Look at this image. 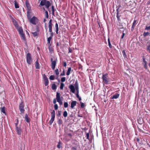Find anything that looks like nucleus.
<instances>
[{
    "mask_svg": "<svg viewBox=\"0 0 150 150\" xmlns=\"http://www.w3.org/2000/svg\"><path fill=\"white\" fill-rule=\"evenodd\" d=\"M119 10V8L117 9V17L118 20V22H117V25L119 27H118V28L119 29H121L122 28L121 26H122V23H121V19H120V17L121 16V15H119V13H118V10Z\"/></svg>",
    "mask_w": 150,
    "mask_h": 150,
    "instance_id": "1",
    "label": "nucleus"
},
{
    "mask_svg": "<svg viewBox=\"0 0 150 150\" xmlns=\"http://www.w3.org/2000/svg\"><path fill=\"white\" fill-rule=\"evenodd\" d=\"M102 79L103 80V83L105 84H108V83L109 79L107 74L103 75Z\"/></svg>",
    "mask_w": 150,
    "mask_h": 150,
    "instance_id": "2",
    "label": "nucleus"
},
{
    "mask_svg": "<svg viewBox=\"0 0 150 150\" xmlns=\"http://www.w3.org/2000/svg\"><path fill=\"white\" fill-rule=\"evenodd\" d=\"M26 61L27 63L29 64H30L32 62V60L31 54L28 53L26 55Z\"/></svg>",
    "mask_w": 150,
    "mask_h": 150,
    "instance_id": "3",
    "label": "nucleus"
},
{
    "mask_svg": "<svg viewBox=\"0 0 150 150\" xmlns=\"http://www.w3.org/2000/svg\"><path fill=\"white\" fill-rule=\"evenodd\" d=\"M56 99L57 102H58L59 104L61 105L63 104L62 99L61 98V95L59 93L57 92L56 94Z\"/></svg>",
    "mask_w": 150,
    "mask_h": 150,
    "instance_id": "4",
    "label": "nucleus"
},
{
    "mask_svg": "<svg viewBox=\"0 0 150 150\" xmlns=\"http://www.w3.org/2000/svg\"><path fill=\"white\" fill-rule=\"evenodd\" d=\"M51 118L49 122L50 125H51L52 124L54 119L55 113V111L54 110H53L51 112Z\"/></svg>",
    "mask_w": 150,
    "mask_h": 150,
    "instance_id": "5",
    "label": "nucleus"
},
{
    "mask_svg": "<svg viewBox=\"0 0 150 150\" xmlns=\"http://www.w3.org/2000/svg\"><path fill=\"white\" fill-rule=\"evenodd\" d=\"M30 22L34 25H36L38 22V19L35 16H33L29 20Z\"/></svg>",
    "mask_w": 150,
    "mask_h": 150,
    "instance_id": "6",
    "label": "nucleus"
},
{
    "mask_svg": "<svg viewBox=\"0 0 150 150\" xmlns=\"http://www.w3.org/2000/svg\"><path fill=\"white\" fill-rule=\"evenodd\" d=\"M51 68L53 70H54L55 69V66L56 64V61L55 60H53V58H51Z\"/></svg>",
    "mask_w": 150,
    "mask_h": 150,
    "instance_id": "7",
    "label": "nucleus"
},
{
    "mask_svg": "<svg viewBox=\"0 0 150 150\" xmlns=\"http://www.w3.org/2000/svg\"><path fill=\"white\" fill-rule=\"evenodd\" d=\"M52 19H50L49 22L48 23V28H49V32H52Z\"/></svg>",
    "mask_w": 150,
    "mask_h": 150,
    "instance_id": "8",
    "label": "nucleus"
},
{
    "mask_svg": "<svg viewBox=\"0 0 150 150\" xmlns=\"http://www.w3.org/2000/svg\"><path fill=\"white\" fill-rule=\"evenodd\" d=\"M142 61V64L143 65L144 68L146 69H147L148 68V66L147 65V62L145 60V58L144 57H143V58Z\"/></svg>",
    "mask_w": 150,
    "mask_h": 150,
    "instance_id": "9",
    "label": "nucleus"
},
{
    "mask_svg": "<svg viewBox=\"0 0 150 150\" xmlns=\"http://www.w3.org/2000/svg\"><path fill=\"white\" fill-rule=\"evenodd\" d=\"M24 107V104L23 103H21L19 105V110L20 112L22 113H23L25 111Z\"/></svg>",
    "mask_w": 150,
    "mask_h": 150,
    "instance_id": "10",
    "label": "nucleus"
},
{
    "mask_svg": "<svg viewBox=\"0 0 150 150\" xmlns=\"http://www.w3.org/2000/svg\"><path fill=\"white\" fill-rule=\"evenodd\" d=\"M16 132L17 134L19 135H21L22 132V130L20 127H16Z\"/></svg>",
    "mask_w": 150,
    "mask_h": 150,
    "instance_id": "11",
    "label": "nucleus"
},
{
    "mask_svg": "<svg viewBox=\"0 0 150 150\" xmlns=\"http://www.w3.org/2000/svg\"><path fill=\"white\" fill-rule=\"evenodd\" d=\"M69 88L71 90V91L73 93H74L75 91V88L74 86L72 85H70Z\"/></svg>",
    "mask_w": 150,
    "mask_h": 150,
    "instance_id": "12",
    "label": "nucleus"
},
{
    "mask_svg": "<svg viewBox=\"0 0 150 150\" xmlns=\"http://www.w3.org/2000/svg\"><path fill=\"white\" fill-rule=\"evenodd\" d=\"M77 102L76 101H73L71 102V108L73 109L74 107L76 105Z\"/></svg>",
    "mask_w": 150,
    "mask_h": 150,
    "instance_id": "13",
    "label": "nucleus"
},
{
    "mask_svg": "<svg viewBox=\"0 0 150 150\" xmlns=\"http://www.w3.org/2000/svg\"><path fill=\"white\" fill-rule=\"evenodd\" d=\"M35 66L36 69H39L40 68V64L38 61V59H37V61L35 63Z\"/></svg>",
    "mask_w": 150,
    "mask_h": 150,
    "instance_id": "14",
    "label": "nucleus"
},
{
    "mask_svg": "<svg viewBox=\"0 0 150 150\" xmlns=\"http://www.w3.org/2000/svg\"><path fill=\"white\" fill-rule=\"evenodd\" d=\"M51 4L50 2L47 1L45 5L46 6L47 8L48 9L49 7L50 6Z\"/></svg>",
    "mask_w": 150,
    "mask_h": 150,
    "instance_id": "15",
    "label": "nucleus"
},
{
    "mask_svg": "<svg viewBox=\"0 0 150 150\" xmlns=\"http://www.w3.org/2000/svg\"><path fill=\"white\" fill-rule=\"evenodd\" d=\"M47 1V0H42L41 1L40 3V5L42 6L45 5Z\"/></svg>",
    "mask_w": 150,
    "mask_h": 150,
    "instance_id": "16",
    "label": "nucleus"
},
{
    "mask_svg": "<svg viewBox=\"0 0 150 150\" xmlns=\"http://www.w3.org/2000/svg\"><path fill=\"white\" fill-rule=\"evenodd\" d=\"M119 95L118 94H116L112 96V99H116L118 98Z\"/></svg>",
    "mask_w": 150,
    "mask_h": 150,
    "instance_id": "17",
    "label": "nucleus"
},
{
    "mask_svg": "<svg viewBox=\"0 0 150 150\" xmlns=\"http://www.w3.org/2000/svg\"><path fill=\"white\" fill-rule=\"evenodd\" d=\"M25 119L26 121L27 122H30V120L28 117V115L27 114H26L25 115Z\"/></svg>",
    "mask_w": 150,
    "mask_h": 150,
    "instance_id": "18",
    "label": "nucleus"
},
{
    "mask_svg": "<svg viewBox=\"0 0 150 150\" xmlns=\"http://www.w3.org/2000/svg\"><path fill=\"white\" fill-rule=\"evenodd\" d=\"M75 89H76V90H79L78 83L77 81H76L75 82Z\"/></svg>",
    "mask_w": 150,
    "mask_h": 150,
    "instance_id": "19",
    "label": "nucleus"
},
{
    "mask_svg": "<svg viewBox=\"0 0 150 150\" xmlns=\"http://www.w3.org/2000/svg\"><path fill=\"white\" fill-rule=\"evenodd\" d=\"M1 110L2 112H3V113L5 114V107H3L1 108Z\"/></svg>",
    "mask_w": 150,
    "mask_h": 150,
    "instance_id": "20",
    "label": "nucleus"
},
{
    "mask_svg": "<svg viewBox=\"0 0 150 150\" xmlns=\"http://www.w3.org/2000/svg\"><path fill=\"white\" fill-rule=\"evenodd\" d=\"M71 70V68L69 67L68 68L67 71V75L68 76L70 74V71Z\"/></svg>",
    "mask_w": 150,
    "mask_h": 150,
    "instance_id": "21",
    "label": "nucleus"
},
{
    "mask_svg": "<svg viewBox=\"0 0 150 150\" xmlns=\"http://www.w3.org/2000/svg\"><path fill=\"white\" fill-rule=\"evenodd\" d=\"M14 4L16 8H19V6H18V4L17 3V1H14Z\"/></svg>",
    "mask_w": 150,
    "mask_h": 150,
    "instance_id": "22",
    "label": "nucleus"
},
{
    "mask_svg": "<svg viewBox=\"0 0 150 150\" xmlns=\"http://www.w3.org/2000/svg\"><path fill=\"white\" fill-rule=\"evenodd\" d=\"M57 86L54 83L52 84V89L53 90H56L57 89Z\"/></svg>",
    "mask_w": 150,
    "mask_h": 150,
    "instance_id": "23",
    "label": "nucleus"
},
{
    "mask_svg": "<svg viewBox=\"0 0 150 150\" xmlns=\"http://www.w3.org/2000/svg\"><path fill=\"white\" fill-rule=\"evenodd\" d=\"M21 38L22 39L24 40L25 39V36L23 33L20 34Z\"/></svg>",
    "mask_w": 150,
    "mask_h": 150,
    "instance_id": "24",
    "label": "nucleus"
},
{
    "mask_svg": "<svg viewBox=\"0 0 150 150\" xmlns=\"http://www.w3.org/2000/svg\"><path fill=\"white\" fill-rule=\"evenodd\" d=\"M136 22H137L136 20H134V21L133 23V24H132V29H134Z\"/></svg>",
    "mask_w": 150,
    "mask_h": 150,
    "instance_id": "25",
    "label": "nucleus"
},
{
    "mask_svg": "<svg viewBox=\"0 0 150 150\" xmlns=\"http://www.w3.org/2000/svg\"><path fill=\"white\" fill-rule=\"evenodd\" d=\"M25 4L27 8L29 9L30 8V5L28 1H26L25 2Z\"/></svg>",
    "mask_w": 150,
    "mask_h": 150,
    "instance_id": "26",
    "label": "nucleus"
},
{
    "mask_svg": "<svg viewBox=\"0 0 150 150\" xmlns=\"http://www.w3.org/2000/svg\"><path fill=\"white\" fill-rule=\"evenodd\" d=\"M64 86V83H61V85L60 87V89L61 90H63V87Z\"/></svg>",
    "mask_w": 150,
    "mask_h": 150,
    "instance_id": "27",
    "label": "nucleus"
},
{
    "mask_svg": "<svg viewBox=\"0 0 150 150\" xmlns=\"http://www.w3.org/2000/svg\"><path fill=\"white\" fill-rule=\"evenodd\" d=\"M61 145H62V143H61L60 142H58V145H57V147L59 149L62 146Z\"/></svg>",
    "mask_w": 150,
    "mask_h": 150,
    "instance_id": "28",
    "label": "nucleus"
},
{
    "mask_svg": "<svg viewBox=\"0 0 150 150\" xmlns=\"http://www.w3.org/2000/svg\"><path fill=\"white\" fill-rule=\"evenodd\" d=\"M63 115L65 117H66L68 115V114L67 112L66 111H65L64 112Z\"/></svg>",
    "mask_w": 150,
    "mask_h": 150,
    "instance_id": "29",
    "label": "nucleus"
},
{
    "mask_svg": "<svg viewBox=\"0 0 150 150\" xmlns=\"http://www.w3.org/2000/svg\"><path fill=\"white\" fill-rule=\"evenodd\" d=\"M150 34V33L149 32H144L143 34V35L144 37L146 36H147L149 35Z\"/></svg>",
    "mask_w": 150,
    "mask_h": 150,
    "instance_id": "30",
    "label": "nucleus"
},
{
    "mask_svg": "<svg viewBox=\"0 0 150 150\" xmlns=\"http://www.w3.org/2000/svg\"><path fill=\"white\" fill-rule=\"evenodd\" d=\"M18 31H19V33L20 34L22 33H23V31L22 29L21 28H19L18 29Z\"/></svg>",
    "mask_w": 150,
    "mask_h": 150,
    "instance_id": "31",
    "label": "nucleus"
},
{
    "mask_svg": "<svg viewBox=\"0 0 150 150\" xmlns=\"http://www.w3.org/2000/svg\"><path fill=\"white\" fill-rule=\"evenodd\" d=\"M32 33L33 34L34 36L35 37L37 36L38 35V32H35Z\"/></svg>",
    "mask_w": 150,
    "mask_h": 150,
    "instance_id": "32",
    "label": "nucleus"
},
{
    "mask_svg": "<svg viewBox=\"0 0 150 150\" xmlns=\"http://www.w3.org/2000/svg\"><path fill=\"white\" fill-rule=\"evenodd\" d=\"M45 84V86H47L48 85L49 83V81L48 80H46L44 81Z\"/></svg>",
    "mask_w": 150,
    "mask_h": 150,
    "instance_id": "33",
    "label": "nucleus"
},
{
    "mask_svg": "<svg viewBox=\"0 0 150 150\" xmlns=\"http://www.w3.org/2000/svg\"><path fill=\"white\" fill-rule=\"evenodd\" d=\"M52 39V38L51 37H49L47 38V42H48V43L49 44H50V41Z\"/></svg>",
    "mask_w": 150,
    "mask_h": 150,
    "instance_id": "34",
    "label": "nucleus"
},
{
    "mask_svg": "<svg viewBox=\"0 0 150 150\" xmlns=\"http://www.w3.org/2000/svg\"><path fill=\"white\" fill-rule=\"evenodd\" d=\"M68 104L67 102H65L64 103V108H67L68 107Z\"/></svg>",
    "mask_w": 150,
    "mask_h": 150,
    "instance_id": "35",
    "label": "nucleus"
},
{
    "mask_svg": "<svg viewBox=\"0 0 150 150\" xmlns=\"http://www.w3.org/2000/svg\"><path fill=\"white\" fill-rule=\"evenodd\" d=\"M122 54H123V56L124 57H126V58L127 57V55L126 54L125 52V50H124L122 52Z\"/></svg>",
    "mask_w": 150,
    "mask_h": 150,
    "instance_id": "36",
    "label": "nucleus"
},
{
    "mask_svg": "<svg viewBox=\"0 0 150 150\" xmlns=\"http://www.w3.org/2000/svg\"><path fill=\"white\" fill-rule=\"evenodd\" d=\"M45 16L46 18H47L49 17L48 12L47 11L45 12Z\"/></svg>",
    "mask_w": 150,
    "mask_h": 150,
    "instance_id": "37",
    "label": "nucleus"
},
{
    "mask_svg": "<svg viewBox=\"0 0 150 150\" xmlns=\"http://www.w3.org/2000/svg\"><path fill=\"white\" fill-rule=\"evenodd\" d=\"M43 78L44 79V81H45L46 80H48V78H47L46 76V75L45 74H43Z\"/></svg>",
    "mask_w": 150,
    "mask_h": 150,
    "instance_id": "38",
    "label": "nucleus"
},
{
    "mask_svg": "<svg viewBox=\"0 0 150 150\" xmlns=\"http://www.w3.org/2000/svg\"><path fill=\"white\" fill-rule=\"evenodd\" d=\"M108 43L109 46L110 48H111L112 47V45H111L110 41L109 40V39H108Z\"/></svg>",
    "mask_w": 150,
    "mask_h": 150,
    "instance_id": "39",
    "label": "nucleus"
},
{
    "mask_svg": "<svg viewBox=\"0 0 150 150\" xmlns=\"http://www.w3.org/2000/svg\"><path fill=\"white\" fill-rule=\"evenodd\" d=\"M66 81V78L65 77H63L61 79V81L62 82H64Z\"/></svg>",
    "mask_w": 150,
    "mask_h": 150,
    "instance_id": "40",
    "label": "nucleus"
},
{
    "mask_svg": "<svg viewBox=\"0 0 150 150\" xmlns=\"http://www.w3.org/2000/svg\"><path fill=\"white\" fill-rule=\"evenodd\" d=\"M50 79L51 80H53L54 79V76L53 75H51L50 77Z\"/></svg>",
    "mask_w": 150,
    "mask_h": 150,
    "instance_id": "41",
    "label": "nucleus"
},
{
    "mask_svg": "<svg viewBox=\"0 0 150 150\" xmlns=\"http://www.w3.org/2000/svg\"><path fill=\"white\" fill-rule=\"evenodd\" d=\"M55 72L56 73V74L57 75H58L59 74V72L58 69H57L56 70H55Z\"/></svg>",
    "mask_w": 150,
    "mask_h": 150,
    "instance_id": "42",
    "label": "nucleus"
},
{
    "mask_svg": "<svg viewBox=\"0 0 150 150\" xmlns=\"http://www.w3.org/2000/svg\"><path fill=\"white\" fill-rule=\"evenodd\" d=\"M54 108L55 110H57L58 108V105L57 104H55L54 105Z\"/></svg>",
    "mask_w": 150,
    "mask_h": 150,
    "instance_id": "43",
    "label": "nucleus"
},
{
    "mask_svg": "<svg viewBox=\"0 0 150 150\" xmlns=\"http://www.w3.org/2000/svg\"><path fill=\"white\" fill-rule=\"evenodd\" d=\"M16 120H17L16 122L15 123L16 128V127H18L17 125H18V119H17Z\"/></svg>",
    "mask_w": 150,
    "mask_h": 150,
    "instance_id": "44",
    "label": "nucleus"
},
{
    "mask_svg": "<svg viewBox=\"0 0 150 150\" xmlns=\"http://www.w3.org/2000/svg\"><path fill=\"white\" fill-rule=\"evenodd\" d=\"M80 103H81V108H83L84 107V103H83L81 102H80Z\"/></svg>",
    "mask_w": 150,
    "mask_h": 150,
    "instance_id": "45",
    "label": "nucleus"
},
{
    "mask_svg": "<svg viewBox=\"0 0 150 150\" xmlns=\"http://www.w3.org/2000/svg\"><path fill=\"white\" fill-rule=\"evenodd\" d=\"M145 30H150V26H146L145 28Z\"/></svg>",
    "mask_w": 150,
    "mask_h": 150,
    "instance_id": "46",
    "label": "nucleus"
},
{
    "mask_svg": "<svg viewBox=\"0 0 150 150\" xmlns=\"http://www.w3.org/2000/svg\"><path fill=\"white\" fill-rule=\"evenodd\" d=\"M86 139H89V134L88 133H86Z\"/></svg>",
    "mask_w": 150,
    "mask_h": 150,
    "instance_id": "47",
    "label": "nucleus"
},
{
    "mask_svg": "<svg viewBox=\"0 0 150 150\" xmlns=\"http://www.w3.org/2000/svg\"><path fill=\"white\" fill-rule=\"evenodd\" d=\"M55 27L56 28V29H59L58 25L57 23H56L55 24Z\"/></svg>",
    "mask_w": 150,
    "mask_h": 150,
    "instance_id": "48",
    "label": "nucleus"
},
{
    "mask_svg": "<svg viewBox=\"0 0 150 150\" xmlns=\"http://www.w3.org/2000/svg\"><path fill=\"white\" fill-rule=\"evenodd\" d=\"M61 115V112L59 111H58V112L57 116H60Z\"/></svg>",
    "mask_w": 150,
    "mask_h": 150,
    "instance_id": "49",
    "label": "nucleus"
},
{
    "mask_svg": "<svg viewBox=\"0 0 150 150\" xmlns=\"http://www.w3.org/2000/svg\"><path fill=\"white\" fill-rule=\"evenodd\" d=\"M65 73L64 70H63L62 73L60 74L61 76H64L65 75Z\"/></svg>",
    "mask_w": 150,
    "mask_h": 150,
    "instance_id": "50",
    "label": "nucleus"
},
{
    "mask_svg": "<svg viewBox=\"0 0 150 150\" xmlns=\"http://www.w3.org/2000/svg\"><path fill=\"white\" fill-rule=\"evenodd\" d=\"M50 36L49 37H51L52 38V37L53 36V33L52 32H52H50Z\"/></svg>",
    "mask_w": 150,
    "mask_h": 150,
    "instance_id": "51",
    "label": "nucleus"
},
{
    "mask_svg": "<svg viewBox=\"0 0 150 150\" xmlns=\"http://www.w3.org/2000/svg\"><path fill=\"white\" fill-rule=\"evenodd\" d=\"M27 17L28 19L30 20V19H31L30 18V14H28L27 15Z\"/></svg>",
    "mask_w": 150,
    "mask_h": 150,
    "instance_id": "52",
    "label": "nucleus"
},
{
    "mask_svg": "<svg viewBox=\"0 0 150 150\" xmlns=\"http://www.w3.org/2000/svg\"><path fill=\"white\" fill-rule=\"evenodd\" d=\"M63 66L64 67H66L67 66V64L65 62H63Z\"/></svg>",
    "mask_w": 150,
    "mask_h": 150,
    "instance_id": "53",
    "label": "nucleus"
},
{
    "mask_svg": "<svg viewBox=\"0 0 150 150\" xmlns=\"http://www.w3.org/2000/svg\"><path fill=\"white\" fill-rule=\"evenodd\" d=\"M52 12L54 11V7L53 6H52Z\"/></svg>",
    "mask_w": 150,
    "mask_h": 150,
    "instance_id": "54",
    "label": "nucleus"
},
{
    "mask_svg": "<svg viewBox=\"0 0 150 150\" xmlns=\"http://www.w3.org/2000/svg\"><path fill=\"white\" fill-rule=\"evenodd\" d=\"M14 24L16 27H17L18 25L17 23L16 22H15V23Z\"/></svg>",
    "mask_w": 150,
    "mask_h": 150,
    "instance_id": "55",
    "label": "nucleus"
},
{
    "mask_svg": "<svg viewBox=\"0 0 150 150\" xmlns=\"http://www.w3.org/2000/svg\"><path fill=\"white\" fill-rule=\"evenodd\" d=\"M150 49V44L147 47V50H148Z\"/></svg>",
    "mask_w": 150,
    "mask_h": 150,
    "instance_id": "56",
    "label": "nucleus"
},
{
    "mask_svg": "<svg viewBox=\"0 0 150 150\" xmlns=\"http://www.w3.org/2000/svg\"><path fill=\"white\" fill-rule=\"evenodd\" d=\"M56 102V100L55 99H54L53 100V103L54 104H55Z\"/></svg>",
    "mask_w": 150,
    "mask_h": 150,
    "instance_id": "57",
    "label": "nucleus"
},
{
    "mask_svg": "<svg viewBox=\"0 0 150 150\" xmlns=\"http://www.w3.org/2000/svg\"><path fill=\"white\" fill-rule=\"evenodd\" d=\"M71 150H76V148L74 147H72L71 148Z\"/></svg>",
    "mask_w": 150,
    "mask_h": 150,
    "instance_id": "58",
    "label": "nucleus"
},
{
    "mask_svg": "<svg viewBox=\"0 0 150 150\" xmlns=\"http://www.w3.org/2000/svg\"><path fill=\"white\" fill-rule=\"evenodd\" d=\"M59 30V29H56V33L57 34H58V31Z\"/></svg>",
    "mask_w": 150,
    "mask_h": 150,
    "instance_id": "59",
    "label": "nucleus"
},
{
    "mask_svg": "<svg viewBox=\"0 0 150 150\" xmlns=\"http://www.w3.org/2000/svg\"><path fill=\"white\" fill-rule=\"evenodd\" d=\"M76 97L77 98H78L80 97L79 96V94H78V93L76 94Z\"/></svg>",
    "mask_w": 150,
    "mask_h": 150,
    "instance_id": "60",
    "label": "nucleus"
},
{
    "mask_svg": "<svg viewBox=\"0 0 150 150\" xmlns=\"http://www.w3.org/2000/svg\"><path fill=\"white\" fill-rule=\"evenodd\" d=\"M137 141L138 142L140 141V139H139L138 138H137Z\"/></svg>",
    "mask_w": 150,
    "mask_h": 150,
    "instance_id": "61",
    "label": "nucleus"
},
{
    "mask_svg": "<svg viewBox=\"0 0 150 150\" xmlns=\"http://www.w3.org/2000/svg\"><path fill=\"white\" fill-rule=\"evenodd\" d=\"M125 35V33H123V32H122V38L124 37Z\"/></svg>",
    "mask_w": 150,
    "mask_h": 150,
    "instance_id": "62",
    "label": "nucleus"
},
{
    "mask_svg": "<svg viewBox=\"0 0 150 150\" xmlns=\"http://www.w3.org/2000/svg\"><path fill=\"white\" fill-rule=\"evenodd\" d=\"M79 98V101H80V100H81V98L80 97H79V98Z\"/></svg>",
    "mask_w": 150,
    "mask_h": 150,
    "instance_id": "63",
    "label": "nucleus"
},
{
    "mask_svg": "<svg viewBox=\"0 0 150 150\" xmlns=\"http://www.w3.org/2000/svg\"><path fill=\"white\" fill-rule=\"evenodd\" d=\"M68 135H69V136H71V134H70V133H69V134H68Z\"/></svg>",
    "mask_w": 150,
    "mask_h": 150,
    "instance_id": "64",
    "label": "nucleus"
}]
</instances>
